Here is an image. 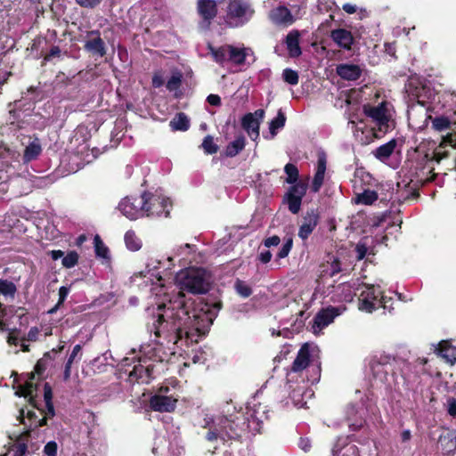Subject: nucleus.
Listing matches in <instances>:
<instances>
[{
    "mask_svg": "<svg viewBox=\"0 0 456 456\" xmlns=\"http://www.w3.org/2000/svg\"><path fill=\"white\" fill-rule=\"evenodd\" d=\"M156 297L164 296L165 299L157 302L159 313L157 320L151 326L156 338L163 340L155 341L153 346L162 344V350L168 352V347L174 348L175 354H181L176 349L181 347L183 343H197L199 338L204 336L221 308L220 303L200 304L191 312L183 300V293L179 291L175 299H172L167 292V288L162 283L161 277H156L151 289Z\"/></svg>",
    "mask_w": 456,
    "mask_h": 456,
    "instance_id": "f257e3e1",
    "label": "nucleus"
},
{
    "mask_svg": "<svg viewBox=\"0 0 456 456\" xmlns=\"http://www.w3.org/2000/svg\"><path fill=\"white\" fill-rule=\"evenodd\" d=\"M267 413L266 406L253 402L247 407V423L239 412L235 416L231 415L230 419L223 415L207 416L204 419L205 428H208L206 437L208 441L236 439L240 436L245 427L252 433L259 432L262 423L268 419Z\"/></svg>",
    "mask_w": 456,
    "mask_h": 456,
    "instance_id": "f03ea898",
    "label": "nucleus"
},
{
    "mask_svg": "<svg viewBox=\"0 0 456 456\" xmlns=\"http://www.w3.org/2000/svg\"><path fill=\"white\" fill-rule=\"evenodd\" d=\"M142 355L139 358L140 363L135 365L132 371H130V377L134 378L142 382H148L151 379L153 371V366L147 364L148 360L155 362H167L170 360L172 354L175 352L174 348L168 347V352L162 350V344L158 346H153L152 344L144 345L140 350Z\"/></svg>",
    "mask_w": 456,
    "mask_h": 456,
    "instance_id": "7ed1b4c3",
    "label": "nucleus"
},
{
    "mask_svg": "<svg viewBox=\"0 0 456 456\" xmlns=\"http://www.w3.org/2000/svg\"><path fill=\"white\" fill-rule=\"evenodd\" d=\"M210 278L202 268H189L179 272L175 276V285L180 290L193 294H202L208 290Z\"/></svg>",
    "mask_w": 456,
    "mask_h": 456,
    "instance_id": "20e7f679",
    "label": "nucleus"
},
{
    "mask_svg": "<svg viewBox=\"0 0 456 456\" xmlns=\"http://www.w3.org/2000/svg\"><path fill=\"white\" fill-rule=\"evenodd\" d=\"M357 290H360L359 309L361 311L372 313L382 307L390 312L393 308L392 299L383 296L379 286L358 284Z\"/></svg>",
    "mask_w": 456,
    "mask_h": 456,
    "instance_id": "39448f33",
    "label": "nucleus"
},
{
    "mask_svg": "<svg viewBox=\"0 0 456 456\" xmlns=\"http://www.w3.org/2000/svg\"><path fill=\"white\" fill-rule=\"evenodd\" d=\"M144 216H167L171 208L169 198L166 197L161 191L155 193H143Z\"/></svg>",
    "mask_w": 456,
    "mask_h": 456,
    "instance_id": "423d86ee",
    "label": "nucleus"
},
{
    "mask_svg": "<svg viewBox=\"0 0 456 456\" xmlns=\"http://www.w3.org/2000/svg\"><path fill=\"white\" fill-rule=\"evenodd\" d=\"M387 102H381L378 106L369 104L363 106V111L367 117L370 118L378 126L379 132L385 134L394 127V120L388 108Z\"/></svg>",
    "mask_w": 456,
    "mask_h": 456,
    "instance_id": "0eeeda50",
    "label": "nucleus"
},
{
    "mask_svg": "<svg viewBox=\"0 0 456 456\" xmlns=\"http://www.w3.org/2000/svg\"><path fill=\"white\" fill-rule=\"evenodd\" d=\"M254 11L244 0H232L228 6L226 22L232 27H238L247 22Z\"/></svg>",
    "mask_w": 456,
    "mask_h": 456,
    "instance_id": "6e6552de",
    "label": "nucleus"
},
{
    "mask_svg": "<svg viewBox=\"0 0 456 456\" xmlns=\"http://www.w3.org/2000/svg\"><path fill=\"white\" fill-rule=\"evenodd\" d=\"M345 305L329 306L320 310L313 320L312 330L314 334H320L322 330L333 322L337 316L346 311Z\"/></svg>",
    "mask_w": 456,
    "mask_h": 456,
    "instance_id": "1a4fd4ad",
    "label": "nucleus"
},
{
    "mask_svg": "<svg viewBox=\"0 0 456 456\" xmlns=\"http://www.w3.org/2000/svg\"><path fill=\"white\" fill-rule=\"evenodd\" d=\"M144 200L140 197H126L118 204V210L130 220L144 216Z\"/></svg>",
    "mask_w": 456,
    "mask_h": 456,
    "instance_id": "9d476101",
    "label": "nucleus"
},
{
    "mask_svg": "<svg viewBox=\"0 0 456 456\" xmlns=\"http://www.w3.org/2000/svg\"><path fill=\"white\" fill-rule=\"evenodd\" d=\"M169 388L161 387L159 392L151 398V408L155 411L170 412L175 410L177 398L173 395H168Z\"/></svg>",
    "mask_w": 456,
    "mask_h": 456,
    "instance_id": "9b49d317",
    "label": "nucleus"
},
{
    "mask_svg": "<svg viewBox=\"0 0 456 456\" xmlns=\"http://www.w3.org/2000/svg\"><path fill=\"white\" fill-rule=\"evenodd\" d=\"M429 107H424L421 104H412L408 109L409 125L414 130H421L427 126L428 122L431 119L428 113Z\"/></svg>",
    "mask_w": 456,
    "mask_h": 456,
    "instance_id": "f8f14e48",
    "label": "nucleus"
},
{
    "mask_svg": "<svg viewBox=\"0 0 456 456\" xmlns=\"http://www.w3.org/2000/svg\"><path fill=\"white\" fill-rule=\"evenodd\" d=\"M356 282H346L336 286L330 296V300L334 303L352 302L357 290Z\"/></svg>",
    "mask_w": 456,
    "mask_h": 456,
    "instance_id": "ddd939ff",
    "label": "nucleus"
},
{
    "mask_svg": "<svg viewBox=\"0 0 456 456\" xmlns=\"http://www.w3.org/2000/svg\"><path fill=\"white\" fill-rule=\"evenodd\" d=\"M264 117L265 111L263 110H257L254 113L245 115L242 118V127L254 141L259 137V126Z\"/></svg>",
    "mask_w": 456,
    "mask_h": 456,
    "instance_id": "4468645a",
    "label": "nucleus"
},
{
    "mask_svg": "<svg viewBox=\"0 0 456 456\" xmlns=\"http://www.w3.org/2000/svg\"><path fill=\"white\" fill-rule=\"evenodd\" d=\"M197 11L202 20L200 22V27L202 29H207L210 21L216 17L217 13L216 4L214 0H198Z\"/></svg>",
    "mask_w": 456,
    "mask_h": 456,
    "instance_id": "2eb2a0df",
    "label": "nucleus"
},
{
    "mask_svg": "<svg viewBox=\"0 0 456 456\" xmlns=\"http://www.w3.org/2000/svg\"><path fill=\"white\" fill-rule=\"evenodd\" d=\"M296 6H293L291 10L284 6H279L273 9L270 13V19L273 22L279 25H290L295 20L300 17V8L295 10Z\"/></svg>",
    "mask_w": 456,
    "mask_h": 456,
    "instance_id": "dca6fc26",
    "label": "nucleus"
},
{
    "mask_svg": "<svg viewBox=\"0 0 456 456\" xmlns=\"http://www.w3.org/2000/svg\"><path fill=\"white\" fill-rule=\"evenodd\" d=\"M317 351L318 348L314 345L309 343L303 345L293 362L292 371L297 372L305 370Z\"/></svg>",
    "mask_w": 456,
    "mask_h": 456,
    "instance_id": "f3484780",
    "label": "nucleus"
},
{
    "mask_svg": "<svg viewBox=\"0 0 456 456\" xmlns=\"http://www.w3.org/2000/svg\"><path fill=\"white\" fill-rule=\"evenodd\" d=\"M412 95L417 99L416 104H421L424 107H429L437 96V93L430 85L423 84L420 87H416Z\"/></svg>",
    "mask_w": 456,
    "mask_h": 456,
    "instance_id": "a211bd4d",
    "label": "nucleus"
},
{
    "mask_svg": "<svg viewBox=\"0 0 456 456\" xmlns=\"http://www.w3.org/2000/svg\"><path fill=\"white\" fill-rule=\"evenodd\" d=\"M319 222V216L314 210H311L304 216L303 223L299 227L298 237L305 240L314 232Z\"/></svg>",
    "mask_w": 456,
    "mask_h": 456,
    "instance_id": "6ab92c4d",
    "label": "nucleus"
},
{
    "mask_svg": "<svg viewBox=\"0 0 456 456\" xmlns=\"http://www.w3.org/2000/svg\"><path fill=\"white\" fill-rule=\"evenodd\" d=\"M327 159L324 153H320L318 156L316 172L313 180L312 190L317 192L324 181V175L326 172Z\"/></svg>",
    "mask_w": 456,
    "mask_h": 456,
    "instance_id": "aec40b11",
    "label": "nucleus"
},
{
    "mask_svg": "<svg viewBox=\"0 0 456 456\" xmlns=\"http://www.w3.org/2000/svg\"><path fill=\"white\" fill-rule=\"evenodd\" d=\"M347 437L339 438L332 449L333 456H355L357 447L347 442Z\"/></svg>",
    "mask_w": 456,
    "mask_h": 456,
    "instance_id": "412c9836",
    "label": "nucleus"
},
{
    "mask_svg": "<svg viewBox=\"0 0 456 456\" xmlns=\"http://www.w3.org/2000/svg\"><path fill=\"white\" fill-rule=\"evenodd\" d=\"M448 145L452 148H456V131L447 134L440 145L436 149L434 152V159L437 163L448 156V151L445 149Z\"/></svg>",
    "mask_w": 456,
    "mask_h": 456,
    "instance_id": "4be33fe9",
    "label": "nucleus"
},
{
    "mask_svg": "<svg viewBox=\"0 0 456 456\" xmlns=\"http://www.w3.org/2000/svg\"><path fill=\"white\" fill-rule=\"evenodd\" d=\"M230 50L229 61L238 65L246 63L248 58L253 55L251 49L247 47H234L230 45Z\"/></svg>",
    "mask_w": 456,
    "mask_h": 456,
    "instance_id": "5701e85b",
    "label": "nucleus"
},
{
    "mask_svg": "<svg viewBox=\"0 0 456 456\" xmlns=\"http://www.w3.org/2000/svg\"><path fill=\"white\" fill-rule=\"evenodd\" d=\"M330 37L338 45L345 49H350L354 41L351 32L344 28L333 30Z\"/></svg>",
    "mask_w": 456,
    "mask_h": 456,
    "instance_id": "b1692460",
    "label": "nucleus"
},
{
    "mask_svg": "<svg viewBox=\"0 0 456 456\" xmlns=\"http://www.w3.org/2000/svg\"><path fill=\"white\" fill-rule=\"evenodd\" d=\"M339 77L347 80H356L361 75V69L357 65L341 64L337 68Z\"/></svg>",
    "mask_w": 456,
    "mask_h": 456,
    "instance_id": "393cba45",
    "label": "nucleus"
},
{
    "mask_svg": "<svg viewBox=\"0 0 456 456\" xmlns=\"http://www.w3.org/2000/svg\"><path fill=\"white\" fill-rule=\"evenodd\" d=\"M438 354L447 362L453 364L456 362V347L448 341H442L437 347Z\"/></svg>",
    "mask_w": 456,
    "mask_h": 456,
    "instance_id": "a878e982",
    "label": "nucleus"
},
{
    "mask_svg": "<svg viewBox=\"0 0 456 456\" xmlns=\"http://www.w3.org/2000/svg\"><path fill=\"white\" fill-rule=\"evenodd\" d=\"M286 45L291 57H297L301 54L299 46V34L297 31H291L286 37Z\"/></svg>",
    "mask_w": 456,
    "mask_h": 456,
    "instance_id": "bb28decb",
    "label": "nucleus"
},
{
    "mask_svg": "<svg viewBox=\"0 0 456 456\" xmlns=\"http://www.w3.org/2000/svg\"><path fill=\"white\" fill-rule=\"evenodd\" d=\"M396 146V141L391 140L388 142L379 146L376 149L374 155L382 162H387L389 157L393 154Z\"/></svg>",
    "mask_w": 456,
    "mask_h": 456,
    "instance_id": "cd10ccee",
    "label": "nucleus"
},
{
    "mask_svg": "<svg viewBox=\"0 0 456 456\" xmlns=\"http://www.w3.org/2000/svg\"><path fill=\"white\" fill-rule=\"evenodd\" d=\"M210 53L213 57V59L219 64H224L225 61H229V55H230V45H223L218 48H215L212 46H208Z\"/></svg>",
    "mask_w": 456,
    "mask_h": 456,
    "instance_id": "c85d7f7f",
    "label": "nucleus"
},
{
    "mask_svg": "<svg viewBox=\"0 0 456 456\" xmlns=\"http://www.w3.org/2000/svg\"><path fill=\"white\" fill-rule=\"evenodd\" d=\"M443 450L446 452L451 453L456 451V433L449 432L444 436H442L439 440Z\"/></svg>",
    "mask_w": 456,
    "mask_h": 456,
    "instance_id": "c756f323",
    "label": "nucleus"
},
{
    "mask_svg": "<svg viewBox=\"0 0 456 456\" xmlns=\"http://www.w3.org/2000/svg\"><path fill=\"white\" fill-rule=\"evenodd\" d=\"M170 126L175 131H186L190 126V121L184 113H178L170 121Z\"/></svg>",
    "mask_w": 456,
    "mask_h": 456,
    "instance_id": "7c9ffc66",
    "label": "nucleus"
},
{
    "mask_svg": "<svg viewBox=\"0 0 456 456\" xmlns=\"http://www.w3.org/2000/svg\"><path fill=\"white\" fill-rule=\"evenodd\" d=\"M85 47L89 52L93 53H97L102 57L106 53L104 43L100 37H97L92 40L87 41L86 43Z\"/></svg>",
    "mask_w": 456,
    "mask_h": 456,
    "instance_id": "2f4dec72",
    "label": "nucleus"
},
{
    "mask_svg": "<svg viewBox=\"0 0 456 456\" xmlns=\"http://www.w3.org/2000/svg\"><path fill=\"white\" fill-rule=\"evenodd\" d=\"M245 147V138L243 136L237 137L233 142L229 143L225 149V154L228 157H234Z\"/></svg>",
    "mask_w": 456,
    "mask_h": 456,
    "instance_id": "473e14b6",
    "label": "nucleus"
},
{
    "mask_svg": "<svg viewBox=\"0 0 456 456\" xmlns=\"http://www.w3.org/2000/svg\"><path fill=\"white\" fill-rule=\"evenodd\" d=\"M41 145L37 140L31 142L25 149L24 159L30 161L36 159L41 153Z\"/></svg>",
    "mask_w": 456,
    "mask_h": 456,
    "instance_id": "72a5a7b5",
    "label": "nucleus"
},
{
    "mask_svg": "<svg viewBox=\"0 0 456 456\" xmlns=\"http://www.w3.org/2000/svg\"><path fill=\"white\" fill-rule=\"evenodd\" d=\"M285 121H286V117L282 113V111L280 110L278 111L277 117L275 118H273L269 124V130H270L272 138H273L276 135L279 129H281L284 126Z\"/></svg>",
    "mask_w": 456,
    "mask_h": 456,
    "instance_id": "f704fd0d",
    "label": "nucleus"
},
{
    "mask_svg": "<svg viewBox=\"0 0 456 456\" xmlns=\"http://www.w3.org/2000/svg\"><path fill=\"white\" fill-rule=\"evenodd\" d=\"M125 242L126 248L131 251H137L142 247V242L132 231H128L125 234Z\"/></svg>",
    "mask_w": 456,
    "mask_h": 456,
    "instance_id": "c9c22d12",
    "label": "nucleus"
},
{
    "mask_svg": "<svg viewBox=\"0 0 456 456\" xmlns=\"http://www.w3.org/2000/svg\"><path fill=\"white\" fill-rule=\"evenodd\" d=\"M304 388V387H299L297 389H294L291 393V399L293 401V403L297 408H303L306 405V402L303 400L304 395H312L311 392L303 393Z\"/></svg>",
    "mask_w": 456,
    "mask_h": 456,
    "instance_id": "e433bc0d",
    "label": "nucleus"
},
{
    "mask_svg": "<svg viewBox=\"0 0 456 456\" xmlns=\"http://www.w3.org/2000/svg\"><path fill=\"white\" fill-rule=\"evenodd\" d=\"M234 289L236 293L240 296L241 297H248L252 294V288L251 286L240 279H237L234 282Z\"/></svg>",
    "mask_w": 456,
    "mask_h": 456,
    "instance_id": "4c0bfd02",
    "label": "nucleus"
},
{
    "mask_svg": "<svg viewBox=\"0 0 456 456\" xmlns=\"http://www.w3.org/2000/svg\"><path fill=\"white\" fill-rule=\"evenodd\" d=\"M378 199V195L374 191L366 190L362 193L357 195V202L370 205Z\"/></svg>",
    "mask_w": 456,
    "mask_h": 456,
    "instance_id": "58836bf2",
    "label": "nucleus"
},
{
    "mask_svg": "<svg viewBox=\"0 0 456 456\" xmlns=\"http://www.w3.org/2000/svg\"><path fill=\"white\" fill-rule=\"evenodd\" d=\"M35 387L32 382H26L24 386H20L16 390L15 395L18 396H23L25 398H28L29 401H32L34 396Z\"/></svg>",
    "mask_w": 456,
    "mask_h": 456,
    "instance_id": "ea45409f",
    "label": "nucleus"
},
{
    "mask_svg": "<svg viewBox=\"0 0 456 456\" xmlns=\"http://www.w3.org/2000/svg\"><path fill=\"white\" fill-rule=\"evenodd\" d=\"M94 242L96 256L103 259H109V249L98 235L94 237Z\"/></svg>",
    "mask_w": 456,
    "mask_h": 456,
    "instance_id": "a19ab883",
    "label": "nucleus"
},
{
    "mask_svg": "<svg viewBox=\"0 0 456 456\" xmlns=\"http://www.w3.org/2000/svg\"><path fill=\"white\" fill-rule=\"evenodd\" d=\"M79 255L72 250L63 256L61 264L65 268H72L78 263Z\"/></svg>",
    "mask_w": 456,
    "mask_h": 456,
    "instance_id": "79ce46f5",
    "label": "nucleus"
},
{
    "mask_svg": "<svg viewBox=\"0 0 456 456\" xmlns=\"http://www.w3.org/2000/svg\"><path fill=\"white\" fill-rule=\"evenodd\" d=\"M284 171L287 175L286 182L288 183H294L297 182L298 177V170L297 167L293 164H287L284 167Z\"/></svg>",
    "mask_w": 456,
    "mask_h": 456,
    "instance_id": "37998d69",
    "label": "nucleus"
},
{
    "mask_svg": "<svg viewBox=\"0 0 456 456\" xmlns=\"http://www.w3.org/2000/svg\"><path fill=\"white\" fill-rule=\"evenodd\" d=\"M193 245L186 243L175 248L174 249V254L175 256H181L182 259L187 260L188 256L193 251Z\"/></svg>",
    "mask_w": 456,
    "mask_h": 456,
    "instance_id": "c03bdc74",
    "label": "nucleus"
},
{
    "mask_svg": "<svg viewBox=\"0 0 456 456\" xmlns=\"http://www.w3.org/2000/svg\"><path fill=\"white\" fill-rule=\"evenodd\" d=\"M282 77L284 81L289 85L294 86L298 83V74L291 69H285L283 70Z\"/></svg>",
    "mask_w": 456,
    "mask_h": 456,
    "instance_id": "a18cd8bd",
    "label": "nucleus"
},
{
    "mask_svg": "<svg viewBox=\"0 0 456 456\" xmlns=\"http://www.w3.org/2000/svg\"><path fill=\"white\" fill-rule=\"evenodd\" d=\"M202 148L208 154L216 153L218 149L216 144L214 142L213 137L210 135L205 137L202 142Z\"/></svg>",
    "mask_w": 456,
    "mask_h": 456,
    "instance_id": "49530a36",
    "label": "nucleus"
},
{
    "mask_svg": "<svg viewBox=\"0 0 456 456\" xmlns=\"http://www.w3.org/2000/svg\"><path fill=\"white\" fill-rule=\"evenodd\" d=\"M305 191H306V186L305 184L297 183L290 188L288 195L294 196V197H297V198L302 200V198L305 194Z\"/></svg>",
    "mask_w": 456,
    "mask_h": 456,
    "instance_id": "de8ad7c7",
    "label": "nucleus"
},
{
    "mask_svg": "<svg viewBox=\"0 0 456 456\" xmlns=\"http://www.w3.org/2000/svg\"><path fill=\"white\" fill-rule=\"evenodd\" d=\"M301 201H302L301 199H298L294 196L287 195V202H288L289 209L293 214H297L300 210Z\"/></svg>",
    "mask_w": 456,
    "mask_h": 456,
    "instance_id": "09e8293b",
    "label": "nucleus"
},
{
    "mask_svg": "<svg viewBox=\"0 0 456 456\" xmlns=\"http://www.w3.org/2000/svg\"><path fill=\"white\" fill-rule=\"evenodd\" d=\"M27 452V446L24 443L18 442L12 445L9 453L12 456H24Z\"/></svg>",
    "mask_w": 456,
    "mask_h": 456,
    "instance_id": "8fccbe9b",
    "label": "nucleus"
},
{
    "mask_svg": "<svg viewBox=\"0 0 456 456\" xmlns=\"http://www.w3.org/2000/svg\"><path fill=\"white\" fill-rule=\"evenodd\" d=\"M182 82V76L179 73L174 74L167 83V88L169 91H175L178 89Z\"/></svg>",
    "mask_w": 456,
    "mask_h": 456,
    "instance_id": "3c124183",
    "label": "nucleus"
},
{
    "mask_svg": "<svg viewBox=\"0 0 456 456\" xmlns=\"http://www.w3.org/2000/svg\"><path fill=\"white\" fill-rule=\"evenodd\" d=\"M433 126L438 131H443L449 126L450 121L445 117H437L432 121Z\"/></svg>",
    "mask_w": 456,
    "mask_h": 456,
    "instance_id": "603ef678",
    "label": "nucleus"
},
{
    "mask_svg": "<svg viewBox=\"0 0 456 456\" xmlns=\"http://www.w3.org/2000/svg\"><path fill=\"white\" fill-rule=\"evenodd\" d=\"M57 449V444L54 441H50L45 445L44 452L46 456H56Z\"/></svg>",
    "mask_w": 456,
    "mask_h": 456,
    "instance_id": "864d4df0",
    "label": "nucleus"
},
{
    "mask_svg": "<svg viewBox=\"0 0 456 456\" xmlns=\"http://www.w3.org/2000/svg\"><path fill=\"white\" fill-rule=\"evenodd\" d=\"M0 292L4 295H13L15 287L11 282L0 281Z\"/></svg>",
    "mask_w": 456,
    "mask_h": 456,
    "instance_id": "5fc2aeb1",
    "label": "nucleus"
},
{
    "mask_svg": "<svg viewBox=\"0 0 456 456\" xmlns=\"http://www.w3.org/2000/svg\"><path fill=\"white\" fill-rule=\"evenodd\" d=\"M432 171H433V167L431 165H428L427 174H425V172L422 171L421 174L418 175L419 181L420 183H427V182L433 180L435 174H432Z\"/></svg>",
    "mask_w": 456,
    "mask_h": 456,
    "instance_id": "6e6d98bb",
    "label": "nucleus"
},
{
    "mask_svg": "<svg viewBox=\"0 0 456 456\" xmlns=\"http://www.w3.org/2000/svg\"><path fill=\"white\" fill-rule=\"evenodd\" d=\"M356 257L358 260H362L367 254L368 248L365 242H359L355 247Z\"/></svg>",
    "mask_w": 456,
    "mask_h": 456,
    "instance_id": "4d7b16f0",
    "label": "nucleus"
},
{
    "mask_svg": "<svg viewBox=\"0 0 456 456\" xmlns=\"http://www.w3.org/2000/svg\"><path fill=\"white\" fill-rule=\"evenodd\" d=\"M292 248V239H289L285 243L284 245L282 246V248L280 249L279 253H278V256L280 258H284L286 257L290 249Z\"/></svg>",
    "mask_w": 456,
    "mask_h": 456,
    "instance_id": "13d9d810",
    "label": "nucleus"
},
{
    "mask_svg": "<svg viewBox=\"0 0 456 456\" xmlns=\"http://www.w3.org/2000/svg\"><path fill=\"white\" fill-rule=\"evenodd\" d=\"M20 341L17 330H12L8 334L7 343L10 346H18Z\"/></svg>",
    "mask_w": 456,
    "mask_h": 456,
    "instance_id": "bf43d9fd",
    "label": "nucleus"
},
{
    "mask_svg": "<svg viewBox=\"0 0 456 456\" xmlns=\"http://www.w3.org/2000/svg\"><path fill=\"white\" fill-rule=\"evenodd\" d=\"M76 2L82 7L94 8L98 5L102 0H76Z\"/></svg>",
    "mask_w": 456,
    "mask_h": 456,
    "instance_id": "052dcab7",
    "label": "nucleus"
},
{
    "mask_svg": "<svg viewBox=\"0 0 456 456\" xmlns=\"http://www.w3.org/2000/svg\"><path fill=\"white\" fill-rule=\"evenodd\" d=\"M69 287L62 286L59 289L58 305H61L69 293Z\"/></svg>",
    "mask_w": 456,
    "mask_h": 456,
    "instance_id": "680f3d73",
    "label": "nucleus"
},
{
    "mask_svg": "<svg viewBox=\"0 0 456 456\" xmlns=\"http://www.w3.org/2000/svg\"><path fill=\"white\" fill-rule=\"evenodd\" d=\"M447 410L452 417L456 418V399L449 398L447 400Z\"/></svg>",
    "mask_w": 456,
    "mask_h": 456,
    "instance_id": "e2e57ef3",
    "label": "nucleus"
},
{
    "mask_svg": "<svg viewBox=\"0 0 456 456\" xmlns=\"http://www.w3.org/2000/svg\"><path fill=\"white\" fill-rule=\"evenodd\" d=\"M81 346L76 345L70 354V355L68 358L67 362L73 363V362L76 360V358L81 354Z\"/></svg>",
    "mask_w": 456,
    "mask_h": 456,
    "instance_id": "0e129e2a",
    "label": "nucleus"
},
{
    "mask_svg": "<svg viewBox=\"0 0 456 456\" xmlns=\"http://www.w3.org/2000/svg\"><path fill=\"white\" fill-rule=\"evenodd\" d=\"M152 85L154 87H160L164 85V77L161 73H155L152 77Z\"/></svg>",
    "mask_w": 456,
    "mask_h": 456,
    "instance_id": "69168bd1",
    "label": "nucleus"
},
{
    "mask_svg": "<svg viewBox=\"0 0 456 456\" xmlns=\"http://www.w3.org/2000/svg\"><path fill=\"white\" fill-rule=\"evenodd\" d=\"M280 241H281L280 238L276 235H273L272 237L267 238L265 240L264 244L266 248H270L272 246L279 245Z\"/></svg>",
    "mask_w": 456,
    "mask_h": 456,
    "instance_id": "338daca9",
    "label": "nucleus"
},
{
    "mask_svg": "<svg viewBox=\"0 0 456 456\" xmlns=\"http://www.w3.org/2000/svg\"><path fill=\"white\" fill-rule=\"evenodd\" d=\"M39 335V330L37 327H33L29 330L27 334V340L28 341H36Z\"/></svg>",
    "mask_w": 456,
    "mask_h": 456,
    "instance_id": "774afa93",
    "label": "nucleus"
}]
</instances>
